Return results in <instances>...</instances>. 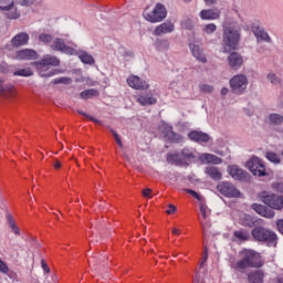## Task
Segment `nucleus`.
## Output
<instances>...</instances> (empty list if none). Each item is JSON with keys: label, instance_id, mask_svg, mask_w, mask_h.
<instances>
[{"label": "nucleus", "instance_id": "c85d7f7f", "mask_svg": "<svg viewBox=\"0 0 283 283\" xmlns=\"http://www.w3.org/2000/svg\"><path fill=\"white\" fill-rule=\"evenodd\" d=\"M192 55L197 61H200V63H207V56H205V53L200 50V46L198 45H191L190 46Z\"/></svg>", "mask_w": 283, "mask_h": 283}, {"label": "nucleus", "instance_id": "e433bc0d", "mask_svg": "<svg viewBox=\"0 0 283 283\" xmlns=\"http://www.w3.org/2000/svg\"><path fill=\"white\" fill-rule=\"evenodd\" d=\"M241 224L243 227H253V224H255V220H253V217L249 216V214H244L241 218Z\"/></svg>", "mask_w": 283, "mask_h": 283}, {"label": "nucleus", "instance_id": "a18cd8bd", "mask_svg": "<svg viewBox=\"0 0 283 283\" xmlns=\"http://www.w3.org/2000/svg\"><path fill=\"white\" fill-rule=\"evenodd\" d=\"M111 134L114 136L118 147H123V140H120V135H118V133H116V130H114V128L108 127Z\"/></svg>", "mask_w": 283, "mask_h": 283}, {"label": "nucleus", "instance_id": "4468645a", "mask_svg": "<svg viewBox=\"0 0 283 283\" xmlns=\"http://www.w3.org/2000/svg\"><path fill=\"white\" fill-rule=\"evenodd\" d=\"M51 50H54L55 52H62L63 54H74V49L67 46V44H65V41L61 38L53 40L51 44Z\"/></svg>", "mask_w": 283, "mask_h": 283}, {"label": "nucleus", "instance_id": "f03ea898", "mask_svg": "<svg viewBox=\"0 0 283 283\" xmlns=\"http://www.w3.org/2000/svg\"><path fill=\"white\" fill-rule=\"evenodd\" d=\"M32 65L35 66L40 76L50 78L56 74V71L52 67H59V65H61V60L54 55H46L42 60L33 62Z\"/></svg>", "mask_w": 283, "mask_h": 283}, {"label": "nucleus", "instance_id": "58836bf2", "mask_svg": "<svg viewBox=\"0 0 283 283\" xmlns=\"http://www.w3.org/2000/svg\"><path fill=\"white\" fill-rule=\"evenodd\" d=\"M39 41L41 43L48 44V43H52V41H54V38L50 33H42L39 35Z\"/></svg>", "mask_w": 283, "mask_h": 283}, {"label": "nucleus", "instance_id": "5fc2aeb1", "mask_svg": "<svg viewBox=\"0 0 283 283\" xmlns=\"http://www.w3.org/2000/svg\"><path fill=\"white\" fill-rule=\"evenodd\" d=\"M20 6H24L27 8H29L30 6H32V0H19Z\"/></svg>", "mask_w": 283, "mask_h": 283}, {"label": "nucleus", "instance_id": "39448f33", "mask_svg": "<svg viewBox=\"0 0 283 283\" xmlns=\"http://www.w3.org/2000/svg\"><path fill=\"white\" fill-rule=\"evenodd\" d=\"M193 158H196V155L189 148H184L180 153H170L167 155V161L170 165H179L180 167L189 165Z\"/></svg>", "mask_w": 283, "mask_h": 283}, {"label": "nucleus", "instance_id": "3c124183", "mask_svg": "<svg viewBox=\"0 0 283 283\" xmlns=\"http://www.w3.org/2000/svg\"><path fill=\"white\" fill-rule=\"evenodd\" d=\"M182 28H185V30H193V21L187 20L182 22Z\"/></svg>", "mask_w": 283, "mask_h": 283}, {"label": "nucleus", "instance_id": "603ef678", "mask_svg": "<svg viewBox=\"0 0 283 283\" xmlns=\"http://www.w3.org/2000/svg\"><path fill=\"white\" fill-rule=\"evenodd\" d=\"M168 208H169V209L166 210V213H167L168 216H171V214L176 213V211H178V208H176V206H174V205H169Z\"/></svg>", "mask_w": 283, "mask_h": 283}, {"label": "nucleus", "instance_id": "0eeeda50", "mask_svg": "<svg viewBox=\"0 0 283 283\" xmlns=\"http://www.w3.org/2000/svg\"><path fill=\"white\" fill-rule=\"evenodd\" d=\"M229 83L232 94L240 95L244 94V92L247 91V86L249 85V78H247V75L239 74L234 75Z\"/></svg>", "mask_w": 283, "mask_h": 283}, {"label": "nucleus", "instance_id": "dca6fc26", "mask_svg": "<svg viewBox=\"0 0 283 283\" xmlns=\"http://www.w3.org/2000/svg\"><path fill=\"white\" fill-rule=\"evenodd\" d=\"M228 171L234 180H241L242 182H247V180H249V172L238 166H230Z\"/></svg>", "mask_w": 283, "mask_h": 283}, {"label": "nucleus", "instance_id": "7c9ffc66", "mask_svg": "<svg viewBox=\"0 0 283 283\" xmlns=\"http://www.w3.org/2000/svg\"><path fill=\"white\" fill-rule=\"evenodd\" d=\"M268 120L270 125L280 126L283 123V115L277 113H271L268 116Z\"/></svg>", "mask_w": 283, "mask_h": 283}, {"label": "nucleus", "instance_id": "0e129e2a", "mask_svg": "<svg viewBox=\"0 0 283 283\" xmlns=\"http://www.w3.org/2000/svg\"><path fill=\"white\" fill-rule=\"evenodd\" d=\"M275 283H283V280H282V279H277V280L275 281Z\"/></svg>", "mask_w": 283, "mask_h": 283}, {"label": "nucleus", "instance_id": "e2e57ef3", "mask_svg": "<svg viewBox=\"0 0 283 283\" xmlns=\"http://www.w3.org/2000/svg\"><path fill=\"white\" fill-rule=\"evenodd\" d=\"M172 233H174V235H178V233H180V229L174 228Z\"/></svg>", "mask_w": 283, "mask_h": 283}, {"label": "nucleus", "instance_id": "412c9836", "mask_svg": "<svg viewBox=\"0 0 283 283\" xmlns=\"http://www.w3.org/2000/svg\"><path fill=\"white\" fill-rule=\"evenodd\" d=\"M28 41H30V35L21 32L11 39V45L12 48H22V45H28Z\"/></svg>", "mask_w": 283, "mask_h": 283}, {"label": "nucleus", "instance_id": "c03bdc74", "mask_svg": "<svg viewBox=\"0 0 283 283\" xmlns=\"http://www.w3.org/2000/svg\"><path fill=\"white\" fill-rule=\"evenodd\" d=\"M199 90L200 92H203V94H211L213 92V86L209 84H200Z\"/></svg>", "mask_w": 283, "mask_h": 283}, {"label": "nucleus", "instance_id": "cd10ccee", "mask_svg": "<svg viewBox=\"0 0 283 283\" xmlns=\"http://www.w3.org/2000/svg\"><path fill=\"white\" fill-rule=\"evenodd\" d=\"M205 174L212 178V180H222V172L218 167L208 166L206 167Z\"/></svg>", "mask_w": 283, "mask_h": 283}, {"label": "nucleus", "instance_id": "49530a36", "mask_svg": "<svg viewBox=\"0 0 283 283\" xmlns=\"http://www.w3.org/2000/svg\"><path fill=\"white\" fill-rule=\"evenodd\" d=\"M159 50H169V41L168 40H160L158 41Z\"/></svg>", "mask_w": 283, "mask_h": 283}, {"label": "nucleus", "instance_id": "09e8293b", "mask_svg": "<svg viewBox=\"0 0 283 283\" xmlns=\"http://www.w3.org/2000/svg\"><path fill=\"white\" fill-rule=\"evenodd\" d=\"M10 271V268H8V264L3 262V260L0 259V273H8Z\"/></svg>", "mask_w": 283, "mask_h": 283}, {"label": "nucleus", "instance_id": "4c0bfd02", "mask_svg": "<svg viewBox=\"0 0 283 283\" xmlns=\"http://www.w3.org/2000/svg\"><path fill=\"white\" fill-rule=\"evenodd\" d=\"M80 60L82 61V63H85L86 65H92V63H94V57L87 54V52L81 53Z\"/></svg>", "mask_w": 283, "mask_h": 283}, {"label": "nucleus", "instance_id": "5701e85b", "mask_svg": "<svg viewBox=\"0 0 283 283\" xmlns=\"http://www.w3.org/2000/svg\"><path fill=\"white\" fill-rule=\"evenodd\" d=\"M188 137L190 140H193V143H209L211 140V136H209V134L198 130L188 133Z\"/></svg>", "mask_w": 283, "mask_h": 283}, {"label": "nucleus", "instance_id": "2f4dec72", "mask_svg": "<svg viewBox=\"0 0 283 283\" xmlns=\"http://www.w3.org/2000/svg\"><path fill=\"white\" fill-rule=\"evenodd\" d=\"M98 91L96 88H88L83 91L80 94V98H82L83 101H87L90 98H96V96H98Z\"/></svg>", "mask_w": 283, "mask_h": 283}, {"label": "nucleus", "instance_id": "a211bd4d", "mask_svg": "<svg viewBox=\"0 0 283 283\" xmlns=\"http://www.w3.org/2000/svg\"><path fill=\"white\" fill-rule=\"evenodd\" d=\"M242 63H244V59L238 52H232L228 56V65L231 70H240V67H242Z\"/></svg>", "mask_w": 283, "mask_h": 283}, {"label": "nucleus", "instance_id": "6ab92c4d", "mask_svg": "<svg viewBox=\"0 0 283 283\" xmlns=\"http://www.w3.org/2000/svg\"><path fill=\"white\" fill-rule=\"evenodd\" d=\"M127 84L129 87H133V90H149V84L136 75H130L127 78Z\"/></svg>", "mask_w": 283, "mask_h": 283}, {"label": "nucleus", "instance_id": "aec40b11", "mask_svg": "<svg viewBox=\"0 0 283 283\" xmlns=\"http://www.w3.org/2000/svg\"><path fill=\"white\" fill-rule=\"evenodd\" d=\"M253 211L262 216L263 218H274L275 211L271 208H266V206H262L260 203H253L252 206Z\"/></svg>", "mask_w": 283, "mask_h": 283}, {"label": "nucleus", "instance_id": "9d476101", "mask_svg": "<svg viewBox=\"0 0 283 283\" xmlns=\"http://www.w3.org/2000/svg\"><path fill=\"white\" fill-rule=\"evenodd\" d=\"M217 191H219V193L226 198H240V190H238L235 186L229 181L220 182L217 186Z\"/></svg>", "mask_w": 283, "mask_h": 283}, {"label": "nucleus", "instance_id": "72a5a7b5", "mask_svg": "<svg viewBox=\"0 0 283 283\" xmlns=\"http://www.w3.org/2000/svg\"><path fill=\"white\" fill-rule=\"evenodd\" d=\"M34 72H32V69L27 67V69H19L17 71L13 72V76H33Z\"/></svg>", "mask_w": 283, "mask_h": 283}, {"label": "nucleus", "instance_id": "052dcab7", "mask_svg": "<svg viewBox=\"0 0 283 283\" xmlns=\"http://www.w3.org/2000/svg\"><path fill=\"white\" fill-rule=\"evenodd\" d=\"M227 94H229V88L227 87L221 88V96H227Z\"/></svg>", "mask_w": 283, "mask_h": 283}, {"label": "nucleus", "instance_id": "de8ad7c7", "mask_svg": "<svg viewBox=\"0 0 283 283\" xmlns=\"http://www.w3.org/2000/svg\"><path fill=\"white\" fill-rule=\"evenodd\" d=\"M272 189H274V191H279V193H283V184L274 182L272 184Z\"/></svg>", "mask_w": 283, "mask_h": 283}, {"label": "nucleus", "instance_id": "b1692460", "mask_svg": "<svg viewBox=\"0 0 283 283\" xmlns=\"http://www.w3.org/2000/svg\"><path fill=\"white\" fill-rule=\"evenodd\" d=\"M137 103H139V105H143V106L156 105V103H158V99L154 97L153 92H149L147 94H140L137 97Z\"/></svg>", "mask_w": 283, "mask_h": 283}, {"label": "nucleus", "instance_id": "f704fd0d", "mask_svg": "<svg viewBox=\"0 0 283 283\" xmlns=\"http://www.w3.org/2000/svg\"><path fill=\"white\" fill-rule=\"evenodd\" d=\"M266 78L269 82H271L272 85H282V78L275 73H269Z\"/></svg>", "mask_w": 283, "mask_h": 283}, {"label": "nucleus", "instance_id": "6e6552de", "mask_svg": "<svg viewBox=\"0 0 283 283\" xmlns=\"http://www.w3.org/2000/svg\"><path fill=\"white\" fill-rule=\"evenodd\" d=\"M260 198L264 205L270 207V209H275L276 211H282L283 209V196L277 195H266V192H262Z\"/></svg>", "mask_w": 283, "mask_h": 283}, {"label": "nucleus", "instance_id": "423d86ee", "mask_svg": "<svg viewBox=\"0 0 283 283\" xmlns=\"http://www.w3.org/2000/svg\"><path fill=\"white\" fill-rule=\"evenodd\" d=\"M144 19L149 21V23H161L167 19V8L165 4L158 2L153 11H148L147 9L144 11Z\"/></svg>", "mask_w": 283, "mask_h": 283}, {"label": "nucleus", "instance_id": "4d7b16f0", "mask_svg": "<svg viewBox=\"0 0 283 283\" xmlns=\"http://www.w3.org/2000/svg\"><path fill=\"white\" fill-rule=\"evenodd\" d=\"M276 227H277V230L280 231V233H282V235H283V219H280L276 221Z\"/></svg>", "mask_w": 283, "mask_h": 283}, {"label": "nucleus", "instance_id": "c756f323", "mask_svg": "<svg viewBox=\"0 0 283 283\" xmlns=\"http://www.w3.org/2000/svg\"><path fill=\"white\" fill-rule=\"evenodd\" d=\"M200 158L201 160L206 163H211L212 165H222V159L212 154H202Z\"/></svg>", "mask_w": 283, "mask_h": 283}, {"label": "nucleus", "instance_id": "9b49d317", "mask_svg": "<svg viewBox=\"0 0 283 283\" xmlns=\"http://www.w3.org/2000/svg\"><path fill=\"white\" fill-rule=\"evenodd\" d=\"M159 129L161 134H164L166 140H169V143H182V136L174 132V126L163 124Z\"/></svg>", "mask_w": 283, "mask_h": 283}, {"label": "nucleus", "instance_id": "338daca9", "mask_svg": "<svg viewBox=\"0 0 283 283\" xmlns=\"http://www.w3.org/2000/svg\"><path fill=\"white\" fill-rule=\"evenodd\" d=\"M90 266H92V261H88Z\"/></svg>", "mask_w": 283, "mask_h": 283}, {"label": "nucleus", "instance_id": "680f3d73", "mask_svg": "<svg viewBox=\"0 0 283 283\" xmlns=\"http://www.w3.org/2000/svg\"><path fill=\"white\" fill-rule=\"evenodd\" d=\"M218 0H205L207 6H213Z\"/></svg>", "mask_w": 283, "mask_h": 283}, {"label": "nucleus", "instance_id": "79ce46f5", "mask_svg": "<svg viewBox=\"0 0 283 283\" xmlns=\"http://www.w3.org/2000/svg\"><path fill=\"white\" fill-rule=\"evenodd\" d=\"M77 114H80V116H85L86 118H88L90 120H92V123H95L96 125H103V123H101L99 119H96L95 117H92L91 115L86 114L85 112L78 109Z\"/></svg>", "mask_w": 283, "mask_h": 283}, {"label": "nucleus", "instance_id": "473e14b6", "mask_svg": "<svg viewBox=\"0 0 283 283\" xmlns=\"http://www.w3.org/2000/svg\"><path fill=\"white\" fill-rule=\"evenodd\" d=\"M7 221L13 233L15 235H21V231L19 230V227H17V223L14 222V218L12 217V214H7Z\"/></svg>", "mask_w": 283, "mask_h": 283}, {"label": "nucleus", "instance_id": "f257e3e1", "mask_svg": "<svg viewBox=\"0 0 283 283\" xmlns=\"http://www.w3.org/2000/svg\"><path fill=\"white\" fill-rule=\"evenodd\" d=\"M240 258L235 264L237 271H244L247 269H260L262 266V260L260 253L253 250H242L240 252Z\"/></svg>", "mask_w": 283, "mask_h": 283}, {"label": "nucleus", "instance_id": "a19ab883", "mask_svg": "<svg viewBox=\"0 0 283 283\" xmlns=\"http://www.w3.org/2000/svg\"><path fill=\"white\" fill-rule=\"evenodd\" d=\"M234 237H237L238 240H242L243 242H247V240H249V238H251L249 232H244V231H235Z\"/></svg>", "mask_w": 283, "mask_h": 283}, {"label": "nucleus", "instance_id": "2eb2a0df", "mask_svg": "<svg viewBox=\"0 0 283 283\" xmlns=\"http://www.w3.org/2000/svg\"><path fill=\"white\" fill-rule=\"evenodd\" d=\"M17 61H36L39 53L32 49H23L15 52Z\"/></svg>", "mask_w": 283, "mask_h": 283}, {"label": "nucleus", "instance_id": "c9c22d12", "mask_svg": "<svg viewBox=\"0 0 283 283\" xmlns=\"http://www.w3.org/2000/svg\"><path fill=\"white\" fill-rule=\"evenodd\" d=\"M266 158H268V160H270V163H273L274 165H280V163H282L280 155H277L273 151L266 153Z\"/></svg>", "mask_w": 283, "mask_h": 283}, {"label": "nucleus", "instance_id": "20e7f679", "mask_svg": "<svg viewBox=\"0 0 283 283\" xmlns=\"http://www.w3.org/2000/svg\"><path fill=\"white\" fill-rule=\"evenodd\" d=\"M251 233H252V238L256 242H265L268 247H276L277 244V234H275V232L266 228L256 227L252 230Z\"/></svg>", "mask_w": 283, "mask_h": 283}, {"label": "nucleus", "instance_id": "13d9d810", "mask_svg": "<svg viewBox=\"0 0 283 283\" xmlns=\"http://www.w3.org/2000/svg\"><path fill=\"white\" fill-rule=\"evenodd\" d=\"M193 283H205V280H202V277H200V274L197 273L193 279Z\"/></svg>", "mask_w": 283, "mask_h": 283}, {"label": "nucleus", "instance_id": "4be33fe9", "mask_svg": "<svg viewBox=\"0 0 283 283\" xmlns=\"http://www.w3.org/2000/svg\"><path fill=\"white\" fill-rule=\"evenodd\" d=\"M199 17L203 21H216V19H220V10L219 9L201 10L199 13Z\"/></svg>", "mask_w": 283, "mask_h": 283}, {"label": "nucleus", "instance_id": "bb28decb", "mask_svg": "<svg viewBox=\"0 0 283 283\" xmlns=\"http://www.w3.org/2000/svg\"><path fill=\"white\" fill-rule=\"evenodd\" d=\"M200 213L202 217V220H200V224L203 229V235H206V230H207V222H205V220H207V218H209V216L211 214V210H209V207H207V205L201 203L200 205Z\"/></svg>", "mask_w": 283, "mask_h": 283}, {"label": "nucleus", "instance_id": "393cba45", "mask_svg": "<svg viewBox=\"0 0 283 283\" xmlns=\"http://www.w3.org/2000/svg\"><path fill=\"white\" fill-rule=\"evenodd\" d=\"M17 94L14 86L12 84L6 85V82L0 78V96H7V98H12Z\"/></svg>", "mask_w": 283, "mask_h": 283}, {"label": "nucleus", "instance_id": "69168bd1", "mask_svg": "<svg viewBox=\"0 0 283 283\" xmlns=\"http://www.w3.org/2000/svg\"><path fill=\"white\" fill-rule=\"evenodd\" d=\"M96 264H98V262H97V261H95V262L93 263V265H94V266H96Z\"/></svg>", "mask_w": 283, "mask_h": 283}, {"label": "nucleus", "instance_id": "ddd939ff", "mask_svg": "<svg viewBox=\"0 0 283 283\" xmlns=\"http://www.w3.org/2000/svg\"><path fill=\"white\" fill-rule=\"evenodd\" d=\"M252 33L256 39V43H273V40L271 39V35H269V32H266L264 28L260 25H252Z\"/></svg>", "mask_w": 283, "mask_h": 283}, {"label": "nucleus", "instance_id": "ea45409f", "mask_svg": "<svg viewBox=\"0 0 283 283\" xmlns=\"http://www.w3.org/2000/svg\"><path fill=\"white\" fill-rule=\"evenodd\" d=\"M54 85H71L72 78L71 77H59L53 81Z\"/></svg>", "mask_w": 283, "mask_h": 283}, {"label": "nucleus", "instance_id": "774afa93", "mask_svg": "<svg viewBox=\"0 0 283 283\" xmlns=\"http://www.w3.org/2000/svg\"><path fill=\"white\" fill-rule=\"evenodd\" d=\"M203 260L207 261V254H206V256L203 258Z\"/></svg>", "mask_w": 283, "mask_h": 283}, {"label": "nucleus", "instance_id": "864d4df0", "mask_svg": "<svg viewBox=\"0 0 283 283\" xmlns=\"http://www.w3.org/2000/svg\"><path fill=\"white\" fill-rule=\"evenodd\" d=\"M41 266L44 271V273H50V266L48 265V263L45 262V260L41 261Z\"/></svg>", "mask_w": 283, "mask_h": 283}, {"label": "nucleus", "instance_id": "7ed1b4c3", "mask_svg": "<svg viewBox=\"0 0 283 283\" xmlns=\"http://www.w3.org/2000/svg\"><path fill=\"white\" fill-rule=\"evenodd\" d=\"M242 29L239 25H223V45L237 50L240 45Z\"/></svg>", "mask_w": 283, "mask_h": 283}, {"label": "nucleus", "instance_id": "37998d69", "mask_svg": "<svg viewBox=\"0 0 283 283\" xmlns=\"http://www.w3.org/2000/svg\"><path fill=\"white\" fill-rule=\"evenodd\" d=\"M216 30H218V27L213 23L207 24L206 27H203V32L206 34H213V32H216Z\"/></svg>", "mask_w": 283, "mask_h": 283}, {"label": "nucleus", "instance_id": "f8f14e48", "mask_svg": "<svg viewBox=\"0 0 283 283\" xmlns=\"http://www.w3.org/2000/svg\"><path fill=\"white\" fill-rule=\"evenodd\" d=\"M0 10L8 12V19H19V17H21V13L14 9L13 0H0Z\"/></svg>", "mask_w": 283, "mask_h": 283}, {"label": "nucleus", "instance_id": "f3484780", "mask_svg": "<svg viewBox=\"0 0 283 283\" xmlns=\"http://www.w3.org/2000/svg\"><path fill=\"white\" fill-rule=\"evenodd\" d=\"M174 30H176L174 22L166 21V22L159 24L158 27H156L153 34L155 36H163V34H171V32H174Z\"/></svg>", "mask_w": 283, "mask_h": 283}, {"label": "nucleus", "instance_id": "1a4fd4ad", "mask_svg": "<svg viewBox=\"0 0 283 283\" xmlns=\"http://www.w3.org/2000/svg\"><path fill=\"white\" fill-rule=\"evenodd\" d=\"M248 169L253 174V176H266V166H264V161L259 157H252L247 161Z\"/></svg>", "mask_w": 283, "mask_h": 283}, {"label": "nucleus", "instance_id": "8fccbe9b", "mask_svg": "<svg viewBox=\"0 0 283 283\" xmlns=\"http://www.w3.org/2000/svg\"><path fill=\"white\" fill-rule=\"evenodd\" d=\"M186 193H189L190 196H192V198H196V200H202V198L200 197V195H198V192H196L192 189H185Z\"/></svg>", "mask_w": 283, "mask_h": 283}, {"label": "nucleus", "instance_id": "bf43d9fd", "mask_svg": "<svg viewBox=\"0 0 283 283\" xmlns=\"http://www.w3.org/2000/svg\"><path fill=\"white\" fill-rule=\"evenodd\" d=\"M53 167H54V169H61L62 164L59 161V159H55Z\"/></svg>", "mask_w": 283, "mask_h": 283}, {"label": "nucleus", "instance_id": "6e6d98bb", "mask_svg": "<svg viewBox=\"0 0 283 283\" xmlns=\"http://www.w3.org/2000/svg\"><path fill=\"white\" fill-rule=\"evenodd\" d=\"M144 198H151V189L146 188L142 191Z\"/></svg>", "mask_w": 283, "mask_h": 283}, {"label": "nucleus", "instance_id": "a878e982", "mask_svg": "<svg viewBox=\"0 0 283 283\" xmlns=\"http://www.w3.org/2000/svg\"><path fill=\"white\" fill-rule=\"evenodd\" d=\"M264 271L255 270L248 274V282L249 283H264Z\"/></svg>", "mask_w": 283, "mask_h": 283}]
</instances>
